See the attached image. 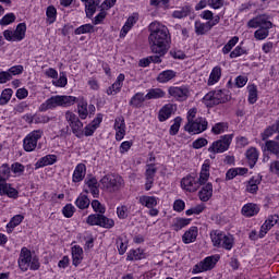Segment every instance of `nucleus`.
<instances>
[{
	"instance_id": "nucleus-7",
	"label": "nucleus",
	"mask_w": 279,
	"mask_h": 279,
	"mask_svg": "<svg viewBox=\"0 0 279 279\" xmlns=\"http://www.w3.org/2000/svg\"><path fill=\"white\" fill-rule=\"evenodd\" d=\"M65 121L76 138L84 137V123L80 120L77 114H75L73 111H66Z\"/></svg>"
},
{
	"instance_id": "nucleus-41",
	"label": "nucleus",
	"mask_w": 279,
	"mask_h": 279,
	"mask_svg": "<svg viewBox=\"0 0 279 279\" xmlns=\"http://www.w3.org/2000/svg\"><path fill=\"white\" fill-rule=\"evenodd\" d=\"M167 93H165V90H162L161 88H151L146 94V99H162V97H165Z\"/></svg>"
},
{
	"instance_id": "nucleus-3",
	"label": "nucleus",
	"mask_w": 279,
	"mask_h": 279,
	"mask_svg": "<svg viewBox=\"0 0 279 279\" xmlns=\"http://www.w3.org/2000/svg\"><path fill=\"white\" fill-rule=\"evenodd\" d=\"M17 265L21 271H27L28 269L37 271V269H40L38 257H32V251L25 246L21 248Z\"/></svg>"
},
{
	"instance_id": "nucleus-47",
	"label": "nucleus",
	"mask_w": 279,
	"mask_h": 279,
	"mask_svg": "<svg viewBox=\"0 0 279 279\" xmlns=\"http://www.w3.org/2000/svg\"><path fill=\"white\" fill-rule=\"evenodd\" d=\"M13 93L12 88L3 89L0 96V106H5L12 99Z\"/></svg>"
},
{
	"instance_id": "nucleus-20",
	"label": "nucleus",
	"mask_w": 279,
	"mask_h": 279,
	"mask_svg": "<svg viewBox=\"0 0 279 279\" xmlns=\"http://www.w3.org/2000/svg\"><path fill=\"white\" fill-rule=\"evenodd\" d=\"M123 82H125V75L119 74L116 82L107 88V95H119L123 88Z\"/></svg>"
},
{
	"instance_id": "nucleus-10",
	"label": "nucleus",
	"mask_w": 279,
	"mask_h": 279,
	"mask_svg": "<svg viewBox=\"0 0 279 279\" xmlns=\"http://www.w3.org/2000/svg\"><path fill=\"white\" fill-rule=\"evenodd\" d=\"M185 132L190 134H202L208 130V121L206 118H196L191 122H187L184 126Z\"/></svg>"
},
{
	"instance_id": "nucleus-1",
	"label": "nucleus",
	"mask_w": 279,
	"mask_h": 279,
	"mask_svg": "<svg viewBox=\"0 0 279 279\" xmlns=\"http://www.w3.org/2000/svg\"><path fill=\"white\" fill-rule=\"evenodd\" d=\"M148 43L151 53L167 56V52L171 49V33L169 28L159 22H151L148 26Z\"/></svg>"
},
{
	"instance_id": "nucleus-19",
	"label": "nucleus",
	"mask_w": 279,
	"mask_h": 279,
	"mask_svg": "<svg viewBox=\"0 0 279 279\" xmlns=\"http://www.w3.org/2000/svg\"><path fill=\"white\" fill-rule=\"evenodd\" d=\"M82 3H85V14L87 19H93L95 12H97V8H99V3L101 0H81Z\"/></svg>"
},
{
	"instance_id": "nucleus-59",
	"label": "nucleus",
	"mask_w": 279,
	"mask_h": 279,
	"mask_svg": "<svg viewBox=\"0 0 279 279\" xmlns=\"http://www.w3.org/2000/svg\"><path fill=\"white\" fill-rule=\"evenodd\" d=\"M62 214L68 218L71 219V217H73V215L75 214V207L72 206L71 204H66L63 209H62Z\"/></svg>"
},
{
	"instance_id": "nucleus-48",
	"label": "nucleus",
	"mask_w": 279,
	"mask_h": 279,
	"mask_svg": "<svg viewBox=\"0 0 279 279\" xmlns=\"http://www.w3.org/2000/svg\"><path fill=\"white\" fill-rule=\"evenodd\" d=\"M100 228H106L110 230V228H114V220L106 217L104 214L100 215V222L98 225Z\"/></svg>"
},
{
	"instance_id": "nucleus-9",
	"label": "nucleus",
	"mask_w": 279,
	"mask_h": 279,
	"mask_svg": "<svg viewBox=\"0 0 279 279\" xmlns=\"http://www.w3.org/2000/svg\"><path fill=\"white\" fill-rule=\"evenodd\" d=\"M27 32V25L25 23L17 24L15 31L5 29L3 32V37L9 43H21L25 39V34Z\"/></svg>"
},
{
	"instance_id": "nucleus-64",
	"label": "nucleus",
	"mask_w": 279,
	"mask_h": 279,
	"mask_svg": "<svg viewBox=\"0 0 279 279\" xmlns=\"http://www.w3.org/2000/svg\"><path fill=\"white\" fill-rule=\"evenodd\" d=\"M270 172L275 173L279 178V160H275L270 163Z\"/></svg>"
},
{
	"instance_id": "nucleus-39",
	"label": "nucleus",
	"mask_w": 279,
	"mask_h": 279,
	"mask_svg": "<svg viewBox=\"0 0 279 279\" xmlns=\"http://www.w3.org/2000/svg\"><path fill=\"white\" fill-rule=\"evenodd\" d=\"M191 223V219L189 218H175L172 228L175 232H180L182 228H186Z\"/></svg>"
},
{
	"instance_id": "nucleus-22",
	"label": "nucleus",
	"mask_w": 279,
	"mask_h": 279,
	"mask_svg": "<svg viewBox=\"0 0 279 279\" xmlns=\"http://www.w3.org/2000/svg\"><path fill=\"white\" fill-rule=\"evenodd\" d=\"M82 260H84V250L80 245H74L72 247V265L78 267L82 265Z\"/></svg>"
},
{
	"instance_id": "nucleus-44",
	"label": "nucleus",
	"mask_w": 279,
	"mask_h": 279,
	"mask_svg": "<svg viewBox=\"0 0 279 279\" xmlns=\"http://www.w3.org/2000/svg\"><path fill=\"white\" fill-rule=\"evenodd\" d=\"M46 16L47 23H49V25H53V22L56 21V19H58V10L56 9V7L49 5L46 9Z\"/></svg>"
},
{
	"instance_id": "nucleus-23",
	"label": "nucleus",
	"mask_w": 279,
	"mask_h": 279,
	"mask_svg": "<svg viewBox=\"0 0 279 279\" xmlns=\"http://www.w3.org/2000/svg\"><path fill=\"white\" fill-rule=\"evenodd\" d=\"M56 162H58V156L46 155L45 157L38 159V161L35 163V168L43 169V167H49V165H56Z\"/></svg>"
},
{
	"instance_id": "nucleus-54",
	"label": "nucleus",
	"mask_w": 279,
	"mask_h": 279,
	"mask_svg": "<svg viewBox=\"0 0 279 279\" xmlns=\"http://www.w3.org/2000/svg\"><path fill=\"white\" fill-rule=\"evenodd\" d=\"M16 21V15L14 13H8L0 20V25H12Z\"/></svg>"
},
{
	"instance_id": "nucleus-14",
	"label": "nucleus",
	"mask_w": 279,
	"mask_h": 279,
	"mask_svg": "<svg viewBox=\"0 0 279 279\" xmlns=\"http://www.w3.org/2000/svg\"><path fill=\"white\" fill-rule=\"evenodd\" d=\"M221 21V16L219 15H215L213 21H208L207 23H202L199 21L195 22V34H197V36H204V34H206L207 32H210L213 29V27H215V25H219Z\"/></svg>"
},
{
	"instance_id": "nucleus-50",
	"label": "nucleus",
	"mask_w": 279,
	"mask_h": 279,
	"mask_svg": "<svg viewBox=\"0 0 279 279\" xmlns=\"http://www.w3.org/2000/svg\"><path fill=\"white\" fill-rule=\"evenodd\" d=\"M226 131H228V123L226 122H218L211 129L213 134L216 135L223 134Z\"/></svg>"
},
{
	"instance_id": "nucleus-35",
	"label": "nucleus",
	"mask_w": 279,
	"mask_h": 279,
	"mask_svg": "<svg viewBox=\"0 0 279 279\" xmlns=\"http://www.w3.org/2000/svg\"><path fill=\"white\" fill-rule=\"evenodd\" d=\"M12 175V169L10 168V165L2 163L0 166V184L8 183V180H10Z\"/></svg>"
},
{
	"instance_id": "nucleus-11",
	"label": "nucleus",
	"mask_w": 279,
	"mask_h": 279,
	"mask_svg": "<svg viewBox=\"0 0 279 279\" xmlns=\"http://www.w3.org/2000/svg\"><path fill=\"white\" fill-rule=\"evenodd\" d=\"M138 204H141V206H144L145 208H148V215L150 217H158L160 213V210L156 208L158 206V197L142 195L138 197Z\"/></svg>"
},
{
	"instance_id": "nucleus-43",
	"label": "nucleus",
	"mask_w": 279,
	"mask_h": 279,
	"mask_svg": "<svg viewBox=\"0 0 279 279\" xmlns=\"http://www.w3.org/2000/svg\"><path fill=\"white\" fill-rule=\"evenodd\" d=\"M248 92V104H256L258 101V87L256 85L252 84L247 86Z\"/></svg>"
},
{
	"instance_id": "nucleus-36",
	"label": "nucleus",
	"mask_w": 279,
	"mask_h": 279,
	"mask_svg": "<svg viewBox=\"0 0 279 279\" xmlns=\"http://www.w3.org/2000/svg\"><path fill=\"white\" fill-rule=\"evenodd\" d=\"M23 219H25V217L23 215L13 216L11 218V220L9 221V223L7 225L8 234H12V232L14 231V228H16V226H21V223H23Z\"/></svg>"
},
{
	"instance_id": "nucleus-13",
	"label": "nucleus",
	"mask_w": 279,
	"mask_h": 279,
	"mask_svg": "<svg viewBox=\"0 0 279 279\" xmlns=\"http://www.w3.org/2000/svg\"><path fill=\"white\" fill-rule=\"evenodd\" d=\"M168 95L169 97H172L174 101H186L189 99V95H191V92L189 90V87L186 86H170L168 88Z\"/></svg>"
},
{
	"instance_id": "nucleus-29",
	"label": "nucleus",
	"mask_w": 279,
	"mask_h": 279,
	"mask_svg": "<svg viewBox=\"0 0 279 279\" xmlns=\"http://www.w3.org/2000/svg\"><path fill=\"white\" fill-rule=\"evenodd\" d=\"M198 229L197 227H191L182 236L183 243H195L197 241Z\"/></svg>"
},
{
	"instance_id": "nucleus-21",
	"label": "nucleus",
	"mask_w": 279,
	"mask_h": 279,
	"mask_svg": "<svg viewBox=\"0 0 279 279\" xmlns=\"http://www.w3.org/2000/svg\"><path fill=\"white\" fill-rule=\"evenodd\" d=\"M278 215L269 216L268 219L263 223L259 231V239H263L267 232H269L270 228H274L276 223H278Z\"/></svg>"
},
{
	"instance_id": "nucleus-52",
	"label": "nucleus",
	"mask_w": 279,
	"mask_h": 279,
	"mask_svg": "<svg viewBox=\"0 0 279 279\" xmlns=\"http://www.w3.org/2000/svg\"><path fill=\"white\" fill-rule=\"evenodd\" d=\"M101 219V214H92L87 217L86 223L88 226H99Z\"/></svg>"
},
{
	"instance_id": "nucleus-24",
	"label": "nucleus",
	"mask_w": 279,
	"mask_h": 279,
	"mask_svg": "<svg viewBox=\"0 0 279 279\" xmlns=\"http://www.w3.org/2000/svg\"><path fill=\"white\" fill-rule=\"evenodd\" d=\"M0 195H7V197L16 199L19 197V191L12 187L10 183H0Z\"/></svg>"
},
{
	"instance_id": "nucleus-57",
	"label": "nucleus",
	"mask_w": 279,
	"mask_h": 279,
	"mask_svg": "<svg viewBox=\"0 0 279 279\" xmlns=\"http://www.w3.org/2000/svg\"><path fill=\"white\" fill-rule=\"evenodd\" d=\"M92 208L95 213H99V215H104L106 213V207L97 199L92 202Z\"/></svg>"
},
{
	"instance_id": "nucleus-45",
	"label": "nucleus",
	"mask_w": 279,
	"mask_h": 279,
	"mask_svg": "<svg viewBox=\"0 0 279 279\" xmlns=\"http://www.w3.org/2000/svg\"><path fill=\"white\" fill-rule=\"evenodd\" d=\"M75 206H77V208L81 210H85V208L90 206V199L88 196L81 194L75 201Z\"/></svg>"
},
{
	"instance_id": "nucleus-16",
	"label": "nucleus",
	"mask_w": 279,
	"mask_h": 279,
	"mask_svg": "<svg viewBox=\"0 0 279 279\" xmlns=\"http://www.w3.org/2000/svg\"><path fill=\"white\" fill-rule=\"evenodd\" d=\"M113 129L116 130V141L120 142L125 138L126 134V125H125V118L123 116L117 117L114 119Z\"/></svg>"
},
{
	"instance_id": "nucleus-61",
	"label": "nucleus",
	"mask_w": 279,
	"mask_h": 279,
	"mask_svg": "<svg viewBox=\"0 0 279 279\" xmlns=\"http://www.w3.org/2000/svg\"><path fill=\"white\" fill-rule=\"evenodd\" d=\"M244 53H247L245 49H243V47L241 46H236L234 50L230 52V58L231 59L239 58L241 56H244Z\"/></svg>"
},
{
	"instance_id": "nucleus-60",
	"label": "nucleus",
	"mask_w": 279,
	"mask_h": 279,
	"mask_svg": "<svg viewBox=\"0 0 279 279\" xmlns=\"http://www.w3.org/2000/svg\"><path fill=\"white\" fill-rule=\"evenodd\" d=\"M256 40H265L269 36V31L259 28L254 33Z\"/></svg>"
},
{
	"instance_id": "nucleus-51",
	"label": "nucleus",
	"mask_w": 279,
	"mask_h": 279,
	"mask_svg": "<svg viewBox=\"0 0 279 279\" xmlns=\"http://www.w3.org/2000/svg\"><path fill=\"white\" fill-rule=\"evenodd\" d=\"M93 29H94V26L92 24H85V25H82V26L77 27L74 31V34L76 36H80L82 34H90V32H93Z\"/></svg>"
},
{
	"instance_id": "nucleus-15",
	"label": "nucleus",
	"mask_w": 279,
	"mask_h": 279,
	"mask_svg": "<svg viewBox=\"0 0 279 279\" xmlns=\"http://www.w3.org/2000/svg\"><path fill=\"white\" fill-rule=\"evenodd\" d=\"M217 258L215 256H208L204 260L199 262L193 267L192 274H202L204 271H210V269H215V265H217Z\"/></svg>"
},
{
	"instance_id": "nucleus-55",
	"label": "nucleus",
	"mask_w": 279,
	"mask_h": 279,
	"mask_svg": "<svg viewBox=\"0 0 279 279\" xmlns=\"http://www.w3.org/2000/svg\"><path fill=\"white\" fill-rule=\"evenodd\" d=\"M181 123H182V118L177 117L174 119V123L170 126V134H171V136H175V134H178V132H180Z\"/></svg>"
},
{
	"instance_id": "nucleus-28",
	"label": "nucleus",
	"mask_w": 279,
	"mask_h": 279,
	"mask_svg": "<svg viewBox=\"0 0 279 279\" xmlns=\"http://www.w3.org/2000/svg\"><path fill=\"white\" fill-rule=\"evenodd\" d=\"M193 14V8L191 5L180 7L172 12V19H186Z\"/></svg>"
},
{
	"instance_id": "nucleus-53",
	"label": "nucleus",
	"mask_w": 279,
	"mask_h": 279,
	"mask_svg": "<svg viewBox=\"0 0 279 279\" xmlns=\"http://www.w3.org/2000/svg\"><path fill=\"white\" fill-rule=\"evenodd\" d=\"M10 168L12 173L15 175H23V173H25V166H23L21 162H14Z\"/></svg>"
},
{
	"instance_id": "nucleus-34",
	"label": "nucleus",
	"mask_w": 279,
	"mask_h": 279,
	"mask_svg": "<svg viewBox=\"0 0 279 279\" xmlns=\"http://www.w3.org/2000/svg\"><path fill=\"white\" fill-rule=\"evenodd\" d=\"M147 100V95L143 93H136L130 100V106L133 108H143V104Z\"/></svg>"
},
{
	"instance_id": "nucleus-58",
	"label": "nucleus",
	"mask_w": 279,
	"mask_h": 279,
	"mask_svg": "<svg viewBox=\"0 0 279 279\" xmlns=\"http://www.w3.org/2000/svg\"><path fill=\"white\" fill-rule=\"evenodd\" d=\"M206 145H208V140L204 137H199L192 143L193 149H202V147H206Z\"/></svg>"
},
{
	"instance_id": "nucleus-63",
	"label": "nucleus",
	"mask_w": 279,
	"mask_h": 279,
	"mask_svg": "<svg viewBox=\"0 0 279 279\" xmlns=\"http://www.w3.org/2000/svg\"><path fill=\"white\" fill-rule=\"evenodd\" d=\"M24 69H23V65H13L11 66L8 72H9V75H21L23 73Z\"/></svg>"
},
{
	"instance_id": "nucleus-56",
	"label": "nucleus",
	"mask_w": 279,
	"mask_h": 279,
	"mask_svg": "<svg viewBox=\"0 0 279 279\" xmlns=\"http://www.w3.org/2000/svg\"><path fill=\"white\" fill-rule=\"evenodd\" d=\"M207 4L209 8H213V10H221V8L226 5V0H207Z\"/></svg>"
},
{
	"instance_id": "nucleus-30",
	"label": "nucleus",
	"mask_w": 279,
	"mask_h": 279,
	"mask_svg": "<svg viewBox=\"0 0 279 279\" xmlns=\"http://www.w3.org/2000/svg\"><path fill=\"white\" fill-rule=\"evenodd\" d=\"M259 211L260 208L254 203H247L242 207V215L244 217H254L255 215H258Z\"/></svg>"
},
{
	"instance_id": "nucleus-18",
	"label": "nucleus",
	"mask_w": 279,
	"mask_h": 279,
	"mask_svg": "<svg viewBox=\"0 0 279 279\" xmlns=\"http://www.w3.org/2000/svg\"><path fill=\"white\" fill-rule=\"evenodd\" d=\"M272 26L274 24L263 16L255 17L248 21V27H252L254 29H256V27H259V29H266L267 32H269V29H271Z\"/></svg>"
},
{
	"instance_id": "nucleus-8",
	"label": "nucleus",
	"mask_w": 279,
	"mask_h": 279,
	"mask_svg": "<svg viewBox=\"0 0 279 279\" xmlns=\"http://www.w3.org/2000/svg\"><path fill=\"white\" fill-rule=\"evenodd\" d=\"M45 131L41 129L34 130L28 133L23 140V149L24 151H36V147H38V141L43 138Z\"/></svg>"
},
{
	"instance_id": "nucleus-5",
	"label": "nucleus",
	"mask_w": 279,
	"mask_h": 279,
	"mask_svg": "<svg viewBox=\"0 0 279 279\" xmlns=\"http://www.w3.org/2000/svg\"><path fill=\"white\" fill-rule=\"evenodd\" d=\"M234 134L221 135L219 140L211 143L208 148L209 154H223L230 149Z\"/></svg>"
},
{
	"instance_id": "nucleus-31",
	"label": "nucleus",
	"mask_w": 279,
	"mask_h": 279,
	"mask_svg": "<svg viewBox=\"0 0 279 279\" xmlns=\"http://www.w3.org/2000/svg\"><path fill=\"white\" fill-rule=\"evenodd\" d=\"M262 181L263 179H260V177L251 178L246 184V192L251 193L252 195H256V193H258V185Z\"/></svg>"
},
{
	"instance_id": "nucleus-32",
	"label": "nucleus",
	"mask_w": 279,
	"mask_h": 279,
	"mask_svg": "<svg viewBox=\"0 0 279 279\" xmlns=\"http://www.w3.org/2000/svg\"><path fill=\"white\" fill-rule=\"evenodd\" d=\"M198 197L201 202H208L213 197V183H207L198 192Z\"/></svg>"
},
{
	"instance_id": "nucleus-12",
	"label": "nucleus",
	"mask_w": 279,
	"mask_h": 279,
	"mask_svg": "<svg viewBox=\"0 0 279 279\" xmlns=\"http://www.w3.org/2000/svg\"><path fill=\"white\" fill-rule=\"evenodd\" d=\"M228 100V95L221 89L215 92H209L205 97L204 101L207 106L213 108V106H219V104H226Z\"/></svg>"
},
{
	"instance_id": "nucleus-42",
	"label": "nucleus",
	"mask_w": 279,
	"mask_h": 279,
	"mask_svg": "<svg viewBox=\"0 0 279 279\" xmlns=\"http://www.w3.org/2000/svg\"><path fill=\"white\" fill-rule=\"evenodd\" d=\"M143 258H145V252L141 248L131 250L126 256V260H143Z\"/></svg>"
},
{
	"instance_id": "nucleus-17",
	"label": "nucleus",
	"mask_w": 279,
	"mask_h": 279,
	"mask_svg": "<svg viewBox=\"0 0 279 279\" xmlns=\"http://www.w3.org/2000/svg\"><path fill=\"white\" fill-rule=\"evenodd\" d=\"M181 186L184 191H187L189 193H195L197 189H199V182H197V179L192 175H187L181 180Z\"/></svg>"
},
{
	"instance_id": "nucleus-27",
	"label": "nucleus",
	"mask_w": 279,
	"mask_h": 279,
	"mask_svg": "<svg viewBox=\"0 0 279 279\" xmlns=\"http://www.w3.org/2000/svg\"><path fill=\"white\" fill-rule=\"evenodd\" d=\"M84 178H86V165L84 163H78L73 172L72 175V182H82V180H84Z\"/></svg>"
},
{
	"instance_id": "nucleus-6",
	"label": "nucleus",
	"mask_w": 279,
	"mask_h": 279,
	"mask_svg": "<svg viewBox=\"0 0 279 279\" xmlns=\"http://www.w3.org/2000/svg\"><path fill=\"white\" fill-rule=\"evenodd\" d=\"M104 189L109 193H117V191H121L124 186L123 178L119 174H107L100 180Z\"/></svg>"
},
{
	"instance_id": "nucleus-4",
	"label": "nucleus",
	"mask_w": 279,
	"mask_h": 279,
	"mask_svg": "<svg viewBox=\"0 0 279 279\" xmlns=\"http://www.w3.org/2000/svg\"><path fill=\"white\" fill-rule=\"evenodd\" d=\"M210 239L214 244V247H222L230 252L234 247V238L231 234H226L223 231H211Z\"/></svg>"
},
{
	"instance_id": "nucleus-38",
	"label": "nucleus",
	"mask_w": 279,
	"mask_h": 279,
	"mask_svg": "<svg viewBox=\"0 0 279 279\" xmlns=\"http://www.w3.org/2000/svg\"><path fill=\"white\" fill-rule=\"evenodd\" d=\"M219 80H221V66L217 65L211 70L207 84L214 86Z\"/></svg>"
},
{
	"instance_id": "nucleus-37",
	"label": "nucleus",
	"mask_w": 279,
	"mask_h": 279,
	"mask_svg": "<svg viewBox=\"0 0 279 279\" xmlns=\"http://www.w3.org/2000/svg\"><path fill=\"white\" fill-rule=\"evenodd\" d=\"M246 158L248 160V166L251 169H254L256 162H258V150L254 147H251L246 150Z\"/></svg>"
},
{
	"instance_id": "nucleus-25",
	"label": "nucleus",
	"mask_w": 279,
	"mask_h": 279,
	"mask_svg": "<svg viewBox=\"0 0 279 279\" xmlns=\"http://www.w3.org/2000/svg\"><path fill=\"white\" fill-rule=\"evenodd\" d=\"M178 76V73L173 70H165L160 72L157 76V82L159 84H167L168 82H171V80H175Z\"/></svg>"
},
{
	"instance_id": "nucleus-2",
	"label": "nucleus",
	"mask_w": 279,
	"mask_h": 279,
	"mask_svg": "<svg viewBox=\"0 0 279 279\" xmlns=\"http://www.w3.org/2000/svg\"><path fill=\"white\" fill-rule=\"evenodd\" d=\"M77 101L75 96H52L39 106V112H47V110H56V108H69L74 106Z\"/></svg>"
},
{
	"instance_id": "nucleus-49",
	"label": "nucleus",
	"mask_w": 279,
	"mask_h": 279,
	"mask_svg": "<svg viewBox=\"0 0 279 279\" xmlns=\"http://www.w3.org/2000/svg\"><path fill=\"white\" fill-rule=\"evenodd\" d=\"M236 43H239V37H232L222 48V53L228 54L232 51V48L236 47Z\"/></svg>"
},
{
	"instance_id": "nucleus-40",
	"label": "nucleus",
	"mask_w": 279,
	"mask_h": 279,
	"mask_svg": "<svg viewBox=\"0 0 279 279\" xmlns=\"http://www.w3.org/2000/svg\"><path fill=\"white\" fill-rule=\"evenodd\" d=\"M265 151H269L279 158V143L276 141H266Z\"/></svg>"
},
{
	"instance_id": "nucleus-26",
	"label": "nucleus",
	"mask_w": 279,
	"mask_h": 279,
	"mask_svg": "<svg viewBox=\"0 0 279 279\" xmlns=\"http://www.w3.org/2000/svg\"><path fill=\"white\" fill-rule=\"evenodd\" d=\"M137 22H138V15L136 13H134L126 20L124 26L122 27V29L120 32V36L122 38H124V36L128 35V32H130L132 29V27H134V25H136Z\"/></svg>"
},
{
	"instance_id": "nucleus-62",
	"label": "nucleus",
	"mask_w": 279,
	"mask_h": 279,
	"mask_svg": "<svg viewBox=\"0 0 279 279\" xmlns=\"http://www.w3.org/2000/svg\"><path fill=\"white\" fill-rule=\"evenodd\" d=\"M117 215L119 219H128V206L122 205L120 207H117Z\"/></svg>"
},
{
	"instance_id": "nucleus-33",
	"label": "nucleus",
	"mask_w": 279,
	"mask_h": 279,
	"mask_svg": "<svg viewBox=\"0 0 279 279\" xmlns=\"http://www.w3.org/2000/svg\"><path fill=\"white\" fill-rule=\"evenodd\" d=\"M173 108L174 106L171 104L165 105L160 110L158 114V120L162 123L163 121H167L173 114Z\"/></svg>"
},
{
	"instance_id": "nucleus-46",
	"label": "nucleus",
	"mask_w": 279,
	"mask_h": 279,
	"mask_svg": "<svg viewBox=\"0 0 279 279\" xmlns=\"http://www.w3.org/2000/svg\"><path fill=\"white\" fill-rule=\"evenodd\" d=\"M77 112L80 119H86L88 117V102L86 100H81L77 105Z\"/></svg>"
}]
</instances>
